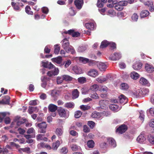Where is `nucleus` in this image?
<instances>
[{"label":"nucleus","mask_w":154,"mask_h":154,"mask_svg":"<svg viewBox=\"0 0 154 154\" xmlns=\"http://www.w3.org/2000/svg\"><path fill=\"white\" fill-rule=\"evenodd\" d=\"M41 63L42 66L49 69H52L55 67L54 66L51 62H49L48 61L46 62L42 61Z\"/></svg>","instance_id":"5"},{"label":"nucleus","mask_w":154,"mask_h":154,"mask_svg":"<svg viewBox=\"0 0 154 154\" xmlns=\"http://www.w3.org/2000/svg\"><path fill=\"white\" fill-rule=\"evenodd\" d=\"M63 79L66 81H69L72 80L73 78L68 75H64L62 76Z\"/></svg>","instance_id":"31"},{"label":"nucleus","mask_w":154,"mask_h":154,"mask_svg":"<svg viewBox=\"0 0 154 154\" xmlns=\"http://www.w3.org/2000/svg\"><path fill=\"white\" fill-rule=\"evenodd\" d=\"M82 113L80 111H77L75 112V118H79L82 115Z\"/></svg>","instance_id":"56"},{"label":"nucleus","mask_w":154,"mask_h":154,"mask_svg":"<svg viewBox=\"0 0 154 154\" xmlns=\"http://www.w3.org/2000/svg\"><path fill=\"white\" fill-rule=\"evenodd\" d=\"M108 102L106 100H103L99 101V104L100 107H105L107 104Z\"/></svg>","instance_id":"34"},{"label":"nucleus","mask_w":154,"mask_h":154,"mask_svg":"<svg viewBox=\"0 0 154 154\" xmlns=\"http://www.w3.org/2000/svg\"><path fill=\"white\" fill-rule=\"evenodd\" d=\"M139 75L135 72H133L131 73V77L134 80L137 79L139 77Z\"/></svg>","instance_id":"28"},{"label":"nucleus","mask_w":154,"mask_h":154,"mask_svg":"<svg viewBox=\"0 0 154 154\" xmlns=\"http://www.w3.org/2000/svg\"><path fill=\"white\" fill-rule=\"evenodd\" d=\"M145 140V138L142 134H140L139 135L137 139V141L140 143H143Z\"/></svg>","instance_id":"19"},{"label":"nucleus","mask_w":154,"mask_h":154,"mask_svg":"<svg viewBox=\"0 0 154 154\" xmlns=\"http://www.w3.org/2000/svg\"><path fill=\"white\" fill-rule=\"evenodd\" d=\"M11 4L12 6L15 10H18L20 8L18 5H19V3H16L13 2H12Z\"/></svg>","instance_id":"40"},{"label":"nucleus","mask_w":154,"mask_h":154,"mask_svg":"<svg viewBox=\"0 0 154 154\" xmlns=\"http://www.w3.org/2000/svg\"><path fill=\"white\" fill-rule=\"evenodd\" d=\"M36 139L38 141L44 140L45 141H47L48 138L45 137V135L38 134L36 136Z\"/></svg>","instance_id":"13"},{"label":"nucleus","mask_w":154,"mask_h":154,"mask_svg":"<svg viewBox=\"0 0 154 154\" xmlns=\"http://www.w3.org/2000/svg\"><path fill=\"white\" fill-rule=\"evenodd\" d=\"M60 152L61 153L63 154H67L68 152L67 147H62L60 150Z\"/></svg>","instance_id":"45"},{"label":"nucleus","mask_w":154,"mask_h":154,"mask_svg":"<svg viewBox=\"0 0 154 154\" xmlns=\"http://www.w3.org/2000/svg\"><path fill=\"white\" fill-rule=\"evenodd\" d=\"M83 131L84 132L88 133L90 131V129L87 125H85L83 126Z\"/></svg>","instance_id":"57"},{"label":"nucleus","mask_w":154,"mask_h":154,"mask_svg":"<svg viewBox=\"0 0 154 154\" xmlns=\"http://www.w3.org/2000/svg\"><path fill=\"white\" fill-rule=\"evenodd\" d=\"M149 112L152 116L154 117V107L150 108L149 110Z\"/></svg>","instance_id":"64"},{"label":"nucleus","mask_w":154,"mask_h":154,"mask_svg":"<svg viewBox=\"0 0 154 154\" xmlns=\"http://www.w3.org/2000/svg\"><path fill=\"white\" fill-rule=\"evenodd\" d=\"M129 88L128 85L127 84L125 83H121L120 86V88L123 90L126 91Z\"/></svg>","instance_id":"21"},{"label":"nucleus","mask_w":154,"mask_h":154,"mask_svg":"<svg viewBox=\"0 0 154 154\" xmlns=\"http://www.w3.org/2000/svg\"><path fill=\"white\" fill-rule=\"evenodd\" d=\"M53 61L57 64H60L61 63L62 59L61 57H59L53 59Z\"/></svg>","instance_id":"36"},{"label":"nucleus","mask_w":154,"mask_h":154,"mask_svg":"<svg viewBox=\"0 0 154 154\" xmlns=\"http://www.w3.org/2000/svg\"><path fill=\"white\" fill-rule=\"evenodd\" d=\"M88 125L92 129L94 128L95 125V123L91 121H88Z\"/></svg>","instance_id":"58"},{"label":"nucleus","mask_w":154,"mask_h":154,"mask_svg":"<svg viewBox=\"0 0 154 154\" xmlns=\"http://www.w3.org/2000/svg\"><path fill=\"white\" fill-rule=\"evenodd\" d=\"M145 69L149 73L152 72L154 71V68L152 66L147 63L145 65Z\"/></svg>","instance_id":"12"},{"label":"nucleus","mask_w":154,"mask_h":154,"mask_svg":"<svg viewBox=\"0 0 154 154\" xmlns=\"http://www.w3.org/2000/svg\"><path fill=\"white\" fill-rule=\"evenodd\" d=\"M49 111L52 112H55L57 109V107L56 105L52 104H49L48 106Z\"/></svg>","instance_id":"11"},{"label":"nucleus","mask_w":154,"mask_h":154,"mask_svg":"<svg viewBox=\"0 0 154 154\" xmlns=\"http://www.w3.org/2000/svg\"><path fill=\"white\" fill-rule=\"evenodd\" d=\"M98 66L101 71H104L107 67L106 66L105 64L103 63H100Z\"/></svg>","instance_id":"23"},{"label":"nucleus","mask_w":154,"mask_h":154,"mask_svg":"<svg viewBox=\"0 0 154 154\" xmlns=\"http://www.w3.org/2000/svg\"><path fill=\"white\" fill-rule=\"evenodd\" d=\"M131 94L132 96L134 97L137 98L140 96L139 90L138 91H132L131 92Z\"/></svg>","instance_id":"24"},{"label":"nucleus","mask_w":154,"mask_h":154,"mask_svg":"<svg viewBox=\"0 0 154 154\" xmlns=\"http://www.w3.org/2000/svg\"><path fill=\"white\" fill-rule=\"evenodd\" d=\"M119 102L121 103H124V104L128 101V99L126 97L123 95L120 96L118 97Z\"/></svg>","instance_id":"10"},{"label":"nucleus","mask_w":154,"mask_h":154,"mask_svg":"<svg viewBox=\"0 0 154 154\" xmlns=\"http://www.w3.org/2000/svg\"><path fill=\"white\" fill-rule=\"evenodd\" d=\"M78 82L80 84H82L86 82V79L84 77H80L78 78Z\"/></svg>","instance_id":"41"},{"label":"nucleus","mask_w":154,"mask_h":154,"mask_svg":"<svg viewBox=\"0 0 154 154\" xmlns=\"http://www.w3.org/2000/svg\"><path fill=\"white\" fill-rule=\"evenodd\" d=\"M14 122H16V124L18 126H20L26 122H28L26 119H19V118L17 117L15 118L14 119Z\"/></svg>","instance_id":"6"},{"label":"nucleus","mask_w":154,"mask_h":154,"mask_svg":"<svg viewBox=\"0 0 154 154\" xmlns=\"http://www.w3.org/2000/svg\"><path fill=\"white\" fill-rule=\"evenodd\" d=\"M54 75H57L59 73V70L58 68H55L52 71Z\"/></svg>","instance_id":"63"},{"label":"nucleus","mask_w":154,"mask_h":154,"mask_svg":"<svg viewBox=\"0 0 154 154\" xmlns=\"http://www.w3.org/2000/svg\"><path fill=\"white\" fill-rule=\"evenodd\" d=\"M79 60L84 63H86L89 62H91L93 63L94 61V60H90V61H89V60L88 59L83 57H80L79 58Z\"/></svg>","instance_id":"30"},{"label":"nucleus","mask_w":154,"mask_h":154,"mask_svg":"<svg viewBox=\"0 0 154 154\" xmlns=\"http://www.w3.org/2000/svg\"><path fill=\"white\" fill-rule=\"evenodd\" d=\"M104 3L101 2L100 0H97V5L99 8H102L103 6Z\"/></svg>","instance_id":"59"},{"label":"nucleus","mask_w":154,"mask_h":154,"mask_svg":"<svg viewBox=\"0 0 154 154\" xmlns=\"http://www.w3.org/2000/svg\"><path fill=\"white\" fill-rule=\"evenodd\" d=\"M79 92L77 89H75L72 92V98L75 99L78 97L79 95Z\"/></svg>","instance_id":"22"},{"label":"nucleus","mask_w":154,"mask_h":154,"mask_svg":"<svg viewBox=\"0 0 154 154\" xmlns=\"http://www.w3.org/2000/svg\"><path fill=\"white\" fill-rule=\"evenodd\" d=\"M88 74L91 76L95 77L98 75V74L97 70L92 69L88 72Z\"/></svg>","instance_id":"9"},{"label":"nucleus","mask_w":154,"mask_h":154,"mask_svg":"<svg viewBox=\"0 0 154 154\" xmlns=\"http://www.w3.org/2000/svg\"><path fill=\"white\" fill-rule=\"evenodd\" d=\"M117 5H115V8L117 11H122L124 8L123 7H122L120 4H117Z\"/></svg>","instance_id":"54"},{"label":"nucleus","mask_w":154,"mask_h":154,"mask_svg":"<svg viewBox=\"0 0 154 154\" xmlns=\"http://www.w3.org/2000/svg\"><path fill=\"white\" fill-rule=\"evenodd\" d=\"M149 14V13L148 11L143 10L140 13V17L141 18L145 17L148 16Z\"/></svg>","instance_id":"20"},{"label":"nucleus","mask_w":154,"mask_h":154,"mask_svg":"<svg viewBox=\"0 0 154 154\" xmlns=\"http://www.w3.org/2000/svg\"><path fill=\"white\" fill-rule=\"evenodd\" d=\"M139 90L140 96L142 95L143 96L148 94L149 92V90L147 88H143Z\"/></svg>","instance_id":"14"},{"label":"nucleus","mask_w":154,"mask_h":154,"mask_svg":"<svg viewBox=\"0 0 154 154\" xmlns=\"http://www.w3.org/2000/svg\"><path fill=\"white\" fill-rule=\"evenodd\" d=\"M140 82L142 85H146L148 83V82L146 79L141 78L140 81Z\"/></svg>","instance_id":"50"},{"label":"nucleus","mask_w":154,"mask_h":154,"mask_svg":"<svg viewBox=\"0 0 154 154\" xmlns=\"http://www.w3.org/2000/svg\"><path fill=\"white\" fill-rule=\"evenodd\" d=\"M140 115L139 118L142 122L144 121L145 116L143 112H140Z\"/></svg>","instance_id":"62"},{"label":"nucleus","mask_w":154,"mask_h":154,"mask_svg":"<svg viewBox=\"0 0 154 154\" xmlns=\"http://www.w3.org/2000/svg\"><path fill=\"white\" fill-rule=\"evenodd\" d=\"M85 27L91 30H93L94 28V25L93 23H88L85 24Z\"/></svg>","instance_id":"29"},{"label":"nucleus","mask_w":154,"mask_h":154,"mask_svg":"<svg viewBox=\"0 0 154 154\" xmlns=\"http://www.w3.org/2000/svg\"><path fill=\"white\" fill-rule=\"evenodd\" d=\"M99 88L98 85L97 84H94L92 85L90 88V90L94 92L97 91Z\"/></svg>","instance_id":"32"},{"label":"nucleus","mask_w":154,"mask_h":154,"mask_svg":"<svg viewBox=\"0 0 154 154\" xmlns=\"http://www.w3.org/2000/svg\"><path fill=\"white\" fill-rule=\"evenodd\" d=\"M100 116V114L99 112H93L91 115V117L94 118H98Z\"/></svg>","instance_id":"46"},{"label":"nucleus","mask_w":154,"mask_h":154,"mask_svg":"<svg viewBox=\"0 0 154 154\" xmlns=\"http://www.w3.org/2000/svg\"><path fill=\"white\" fill-rule=\"evenodd\" d=\"M121 57V54L120 53L115 52L109 58L111 60H119Z\"/></svg>","instance_id":"7"},{"label":"nucleus","mask_w":154,"mask_h":154,"mask_svg":"<svg viewBox=\"0 0 154 154\" xmlns=\"http://www.w3.org/2000/svg\"><path fill=\"white\" fill-rule=\"evenodd\" d=\"M71 148L73 151H76L78 150L79 148V146L75 144H73L72 145Z\"/></svg>","instance_id":"55"},{"label":"nucleus","mask_w":154,"mask_h":154,"mask_svg":"<svg viewBox=\"0 0 154 154\" xmlns=\"http://www.w3.org/2000/svg\"><path fill=\"white\" fill-rule=\"evenodd\" d=\"M74 106V104L72 102L66 103L64 105V107L68 108H73Z\"/></svg>","instance_id":"33"},{"label":"nucleus","mask_w":154,"mask_h":154,"mask_svg":"<svg viewBox=\"0 0 154 154\" xmlns=\"http://www.w3.org/2000/svg\"><path fill=\"white\" fill-rule=\"evenodd\" d=\"M80 109L83 111H86L90 109L91 107L88 105H82L80 106Z\"/></svg>","instance_id":"43"},{"label":"nucleus","mask_w":154,"mask_h":154,"mask_svg":"<svg viewBox=\"0 0 154 154\" xmlns=\"http://www.w3.org/2000/svg\"><path fill=\"white\" fill-rule=\"evenodd\" d=\"M90 96L91 98L94 99H98L99 97L97 94L96 93V92H94L93 94H90Z\"/></svg>","instance_id":"52"},{"label":"nucleus","mask_w":154,"mask_h":154,"mask_svg":"<svg viewBox=\"0 0 154 154\" xmlns=\"http://www.w3.org/2000/svg\"><path fill=\"white\" fill-rule=\"evenodd\" d=\"M62 42H63L62 47L66 52H70L72 54H75V50L72 46L69 45V43L67 38L64 39Z\"/></svg>","instance_id":"1"},{"label":"nucleus","mask_w":154,"mask_h":154,"mask_svg":"<svg viewBox=\"0 0 154 154\" xmlns=\"http://www.w3.org/2000/svg\"><path fill=\"white\" fill-rule=\"evenodd\" d=\"M74 4L76 8L80 10L81 9L83 5V0H75L74 1Z\"/></svg>","instance_id":"8"},{"label":"nucleus","mask_w":154,"mask_h":154,"mask_svg":"<svg viewBox=\"0 0 154 154\" xmlns=\"http://www.w3.org/2000/svg\"><path fill=\"white\" fill-rule=\"evenodd\" d=\"M94 143L92 140H88L87 143L88 146L90 148H92L94 147Z\"/></svg>","instance_id":"39"},{"label":"nucleus","mask_w":154,"mask_h":154,"mask_svg":"<svg viewBox=\"0 0 154 154\" xmlns=\"http://www.w3.org/2000/svg\"><path fill=\"white\" fill-rule=\"evenodd\" d=\"M69 14L71 16H74L75 14V11L72 9V8H71L69 9Z\"/></svg>","instance_id":"61"},{"label":"nucleus","mask_w":154,"mask_h":154,"mask_svg":"<svg viewBox=\"0 0 154 154\" xmlns=\"http://www.w3.org/2000/svg\"><path fill=\"white\" fill-rule=\"evenodd\" d=\"M109 143L113 147H115L116 146V144L115 140L112 138H110L108 140Z\"/></svg>","instance_id":"38"},{"label":"nucleus","mask_w":154,"mask_h":154,"mask_svg":"<svg viewBox=\"0 0 154 154\" xmlns=\"http://www.w3.org/2000/svg\"><path fill=\"white\" fill-rule=\"evenodd\" d=\"M140 1L144 3L145 5L149 7H151L153 5L152 2L148 0H140Z\"/></svg>","instance_id":"18"},{"label":"nucleus","mask_w":154,"mask_h":154,"mask_svg":"<svg viewBox=\"0 0 154 154\" xmlns=\"http://www.w3.org/2000/svg\"><path fill=\"white\" fill-rule=\"evenodd\" d=\"M37 108L36 107H29L28 109V112L29 114H32L33 112L35 111Z\"/></svg>","instance_id":"51"},{"label":"nucleus","mask_w":154,"mask_h":154,"mask_svg":"<svg viewBox=\"0 0 154 154\" xmlns=\"http://www.w3.org/2000/svg\"><path fill=\"white\" fill-rule=\"evenodd\" d=\"M37 126L40 129L41 133H45L47 125L45 122H43L40 123H38Z\"/></svg>","instance_id":"4"},{"label":"nucleus","mask_w":154,"mask_h":154,"mask_svg":"<svg viewBox=\"0 0 154 154\" xmlns=\"http://www.w3.org/2000/svg\"><path fill=\"white\" fill-rule=\"evenodd\" d=\"M60 50V48L58 45H55L54 46V52L56 54H58Z\"/></svg>","instance_id":"42"},{"label":"nucleus","mask_w":154,"mask_h":154,"mask_svg":"<svg viewBox=\"0 0 154 154\" xmlns=\"http://www.w3.org/2000/svg\"><path fill=\"white\" fill-rule=\"evenodd\" d=\"M25 9L26 12L27 14L30 15H33V12L30 11L31 8L28 5L26 6L25 8Z\"/></svg>","instance_id":"35"},{"label":"nucleus","mask_w":154,"mask_h":154,"mask_svg":"<svg viewBox=\"0 0 154 154\" xmlns=\"http://www.w3.org/2000/svg\"><path fill=\"white\" fill-rule=\"evenodd\" d=\"M109 45L110 47L112 48V49L116 48V45L114 42H109Z\"/></svg>","instance_id":"53"},{"label":"nucleus","mask_w":154,"mask_h":154,"mask_svg":"<svg viewBox=\"0 0 154 154\" xmlns=\"http://www.w3.org/2000/svg\"><path fill=\"white\" fill-rule=\"evenodd\" d=\"M7 115L6 112H2L0 113V122H1L3 121L4 118Z\"/></svg>","instance_id":"49"},{"label":"nucleus","mask_w":154,"mask_h":154,"mask_svg":"<svg viewBox=\"0 0 154 154\" xmlns=\"http://www.w3.org/2000/svg\"><path fill=\"white\" fill-rule=\"evenodd\" d=\"M63 133V131L61 129L57 128L56 129V133L58 136H60Z\"/></svg>","instance_id":"60"},{"label":"nucleus","mask_w":154,"mask_h":154,"mask_svg":"<svg viewBox=\"0 0 154 154\" xmlns=\"http://www.w3.org/2000/svg\"><path fill=\"white\" fill-rule=\"evenodd\" d=\"M60 144L59 140H57L55 142L53 143L52 145V149L54 150H56Z\"/></svg>","instance_id":"25"},{"label":"nucleus","mask_w":154,"mask_h":154,"mask_svg":"<svg viewBox=\"0 0 154 154\" xmlns=\"http://www.w3.org/2000/svg\"><path fill=\"white\" fill-rule=\"evenodd\" d=\"M72 70L76 74H80L82 73V70L78 68L77 66H74L72 68Z\"/></svg>","instance_id":"17"},{"label":"nucleus","mask_w":154,"mask_h":154,"mask_svg":"<svg viewBox=\"0 0 154 154\" xmlns=\"http://www.w3.org/2000/svg\"><path fill=\"white\" fill-rule=\"evenodd\" d=\"M18 152L20 153H22V152L28 153L30 152V148L29 147L20 148L18 149Z\"/></svg>","instance_id":"27"},{"label":"nucleus","mask_w":154,"mask_h":154,"mask_svg":"<svg viewBox=\"0 0 154 154\" xmlns=\"http://www.w3.org/2000/svg\"><path fill=\"white\" fill-rule=\"evenodd\" d=\"M57 111L59 115L61 117L66 119L69 116V111L63 107H59Z\"/></svg>","instance_id":"2"},{"label":"nucleus","mask_w":154,"mask_h":154,"mask_svg":"<svg viewBox=\"0 0 154 154\" xmlns=\"http://www.w3.org/2000/svg\"><path fill=\"white\" fill-rule=\"evenodd\" d=\"M109 42L106 40L103 41L100 45V48H103L106 47L109 45Z\"/></svg>","instance_id":"26"},{"label":"nucleus","mask_w":154,"mask_h":154,"mask_svg":"<svg viewBox=\"0 0 154 154\" xmlns=\"http://www.w3.org/2000/svg\"><path fill=\"white\" fill-rule=\"evenodd\" d=\"M117 4H120L122 7L123 6H125L128 4V2L127 1H119L116 2Z\"/></svg>","instance_id":"37"},{"label":"nucleus","mask_w":154,"mask_h":154,"mask_svg":"<svg viewBox=\"0 0 154 154\" xmlns=\"http://www.w3.org/2000/svg\"><path fill=\"white\" fill-rule=\"evenodd\" d=\"M142 64L140 62H136L134 63L133 65V68L134 69L138 70L140 69L142 67Z\"/></svg>","instance_id":"15"},{"label":"nucleus","mask_w":154,"mask_h":154,"mask_svg":"<svg viewBox=\"0 0 154 154\" xmlns=\"http://www.w3.org/2000/svg\"><path fill=\"white\" fill-rule=\"evenodd\" d=\"M127 129V126L125 124H122L116 129V132L118 134H122L125 133Z\"/></svg>","instance_id":"3"},{"label":"nucleus","mask_w":154,"mask_h":154,"mask_svg":"<svg viewBox=\"0 0 154 154\" xmlns=\"http://www.w3.org/2000/svg\"><path fill=\"white\" fill-rule=\"evenodd\" d=\"M148 140L151 143L154 144V135H149L148 137Z\"/></svg>","instance_id":"44"},{"label":"nucleus","mask_w":154,"mask_h":154,"mask_svg":"<svg viewBox=\"0 0 154 154\" xmlns=\"http://www.w3.org/2000/svg\"><path fill=\"white\" fill-rule=\"evenodd\" d=\"M107 79L104 77H99L97 79V80L99 82L102 83L105 81H106Z\"/></svg>","instance_id":"48"},{"label":"nucleus","mask_w":154,"mask_h":154,"mask_svg":"<svg viewBox=\"0 0 154 154\" xmlns=\"http://www.w3.org/2000/svg\"><path fill=\"white\" fill-rule=\"evenodd\" d=\"M138 18V15L136 13H134L131 16V19L133 21H137Z\"/></svg>","instance_id":"47"},{"label":"nucleus","mask_w":154,"mask_h":154,"mask_svg":"<svg viewBox=\"0 0 154 154\" xmlns=\"http://www.w3.org/2000/svg\"><path fill=\"white\" fill-rule=\"evenodd\" d=\"M110 109L113 111H117L121 109L119 108V106L116 104H111L109 106Z\"/></svg>","instance_id":"16"}]
</instances>
